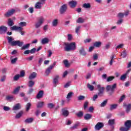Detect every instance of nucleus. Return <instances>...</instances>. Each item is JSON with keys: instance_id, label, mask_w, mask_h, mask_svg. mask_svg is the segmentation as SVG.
Instances as JSON below:
<instances>
[{"instance_id": "052dcab7", "label": "nucleus", "mask_w": 131, "mask_h": 131, "mask_svg": "<svg viewBox=\"0 0 131 131\" xmlns=\"http://www.w3.org/2000/svg\"><path fill=\"white\" fill-rule=\"evenodd\" d=\"M52 70L49 67L46 71V75H49L50 73H51V71Z\"/></svg>"}, {"instance_id": "f3484780", "label": "nucleus", "mask_w": 131, "mask_h": 131, "mask_svg": "<svg viewBox=\"0 0 131 131\" xmlns=\"http://www.w3.org/2000/svg\"><path fill=\"white\" fill-rule=\"evenodd\" d=\"M21 109V104L17 103L13 107V110L17 111Z\"/></svg>"}, {"instance_id": "09e8293b", "label": "nucleus", "mask_w": 131, "mask_h": 131, "mask_svg": "<svg viewBox=\"0 0 131 131\" xmlns=\"http://www.w3.org/2000/svg\"><path fill=\"white\" fill-rule=\"evenodd\" d=\"M107 103H108V101L107 100L103 101L100 104V106L101 107H105L106 105H107Z\"/></svg>"}, {"instance_id": "39448f33", "label": "nucleus", "mask_w": 131, "mask_h": 131, "mask_svg": "<svg viewBox=\"0 0 131 131\" xmlns=\"http://www.w3.org/2000/svg\"><path fill=\"white\" fill-rule=\"evenodd\" d=\"M97 89H98V95L99 96H103V94H104V90H105V88L101 86V84H99L97 86Z\"/></svg>"}, {"instance_id": "a18cd8bd", "label": "nucleus", "mask_w": 131, "mask_h": 131, "mask_svg": "<svg viewBox=\"0 0 131 131\" xmlns=\"http://www.w3.org/2000/svg\"><path fill=\"white\" fill-rule=\"evenodd\" d=\"M55 107V104L53 103H50L48 104V107L49 108V109H53Z\"/></svg>"}, {"instance_id": "5fc2aeb1", "label": "nucleus", "mask_w": 131, "mask_h": 131, "mask_svg": "<svg viewBox=\"0 0 131 131\" xmlns=\"http://www.w3.org/2000/svg\"><path fill=\"white\" fill-rule=\"evenodd\" d=\"M126 75H127L126 74L122 75L120 77L121 80H125V79H126Z\"/></svg>"}, {"instance_id": "8fccbe9b", "label": "nucleus", "mask_w": 131, "mask_h": 131, "mask_svg": "<svg viewBox=\"0 0 131 131\" xmlns=\"http://www.w3.org/2000/svg\"><path fill=\"white\" fill-rule=\"evenodd\" d=\"M117 17L118 18H123V17H124V13H121V12L117 14Z\"/></svg>"}, {"instance_id": "9d476101", "label": "nucleus", "mask_w": 131, "mask_h": 131, "mask_svg": "<svg viewBox=\"0 0 131 131\" xmlns=\"http://www.w3.org/2000/svg\"><path fill=\"white\" fill-rule=\"evenodd\" d=\"M104 126V124L101 122H98L95 126L96 130H100V128H102Z\"/></svg>"}, {"instance_id": "a878e982", "label": "nucleus", "mask_w": 131, "mask_h": 131, "mask_svg": "<svg viewBox=\"0 0 131 131\" xmlns=\"http://www.w3.org/2000/svg\"><path fill=\"white\" fill-rule=\"evenodd\" d=\"M118 106V104H113L110 105V110L111 111H112V110H115V109H116Z\"/></svg>"}, {"instance_id": "864d4df0", "label": "nucleus", "mask_w": 131, "mask_h": 131, "mask_svg": "<svg viewBox=\"0 0 131 131\" xmlns=\"http://www.w3.org/2000/svg\"><path fill=\"white\" fill-rule=\"evenodd\" d=\"M81 28V26H78L76 27L75 28V33H78L79 32V30H80V29Z\"/></svg>"}, {"instance_id": "2f4dec72", "label": "nucleus", "mask_w": 131, "mask_h": 131, "mask_svg": "<svg viewBox=\"0 0 131 131\" xmlns=\"http://www.w3.org/2000/svg\"><path fill=\"white\" fill-rule=\"evenodd\" d=\"M22 115H23V111H20L18 114H16V116H15V118L18 119L20 118V117H21Z\"/></svg>"}, {"instance_id": "473e14b6", "label": "nucleus", "mask_w": 131, "mask_h": 131, "mask_svg": "<svg viewBox=\"0 0 131 131\" xmlns=\"http://www.w3.org/2000/svg\"><path fill=\"white\" fill-rule=\"evenodd\" d=\"M30 107H31V104L30 103H28L26 105V111L28 112L30 110Z\"/></svg>"}, {"instance_id": "6e6d98bb", "label": "nucleus", "mask_w": 131, "mask_h": 131, "mask_svg": "<svg viewBox=\"0 0 131 131\" xmlns=\"http://www.w3.org/2000/svg\"><path fill=\"white\" fill-rule=\"evenodd\" d=\"M25 76V71L22 70L20 72L19 77H24Z\"/></svg>"}, {"instance_id": "20e7f679", "label": "nucleus", "mask_w": 131, "mask_h": 131, "mask_svg": "<svg viewBox=\"0 0 131 131\" xmlns=\"http://www.w3.org/2000/svg\"><path fill=\"white\" fill-rule=\"evenodd\" d=\"M44 21H45V19L43 18V17H40L38 19V21L35 23V28H39V27L41 26L42 23H43Z\"/></svg>"}, {"instance_id": "338daca9", "label": "nucleus", "mask_w": 131, "mask_h": 131, "mask_svg": "<svg viewBox=\"0 0 131 131\" xmlns=\"http://www.w3.org/2000/svg\"><path fill=\"white\" fill-rule=\"evenodd\" d=\"M124 99H125V95H123L121 96L119 100V101L120 102H122Z\"/></svg>"}, {"instance_id": "49530a36", "label": "nucleus", "mask_w": 131, "mask_h": 131, "mask_svg": "<svg viewBox=\"0 0 131 131\" xmlns=\"http://www.w3.org/2000/svg\"><path fill=\"white\" fill-rule=\"evenodd\" d=\"M52 25L54 27H56V26H57V25H58V19H54L52 22Z\"/></svg>"}, {"instance_id": "e433bc0d", "label": "nucleus", "mask_w": 131, "mask_h": 131, "mask_svg": "<svg viewBox=\"0 0 131 131\" xmlns=\"http://www.w3.org/2000/svg\"><path fill=\"white\" fill-rule=\"evenodd\" d=\"M78 101H83L85 99V97L83 95H80L77 97Z\"/></svg>"}, {"instance_id": "79ce46f5", "label": "nucleus", "mask_w": 131, "mask_h": 131, "mask_svg": "<svg viewBox=\"0 0 131 131\" xmlns=\"http://www.w3.org/2000/svg\"><path fill=\"white\" fill-rule=\"evenodd\" d=\"M110 47H111V43L108 42L106 43L104 47V49L105 50H109L110 49Z\"/></svg>"}, {"instance_id": "f8f14e48", "label": "nucleus", "mask_w": 131, "mask_h": 131, "mask_svg": "<svg viewBox=\"0 0 131 131\" xmlns=\"http://www.w3.org/2000/svg\"><path fill=\"white\" fill-rule=\"evenodd\" d=\"M36 75H37V74L35 72H33L29 76V79L30 80H32V79H34L35 77H36Z\"/></svg>"}, {"instance_id": "2eb2a0df", "label": "nucleus", "mask_w": 131, "mask_h": 131, "mask_svg": "<svg viewBox=\"0 0 131 131\" xmlns=\"http://www.w3.org/2000/svg\"><path fill=\"white\" fill-rule=\"evenodd\" d=\"M45 106V102L43 101H39L36 104L37 108H42Z\"/></svg>"}, {"instance_id": "37998d69", "label": "nucleus", "mask_w": 131, "mask_h": 131, "mask_svg": "<svg viewBox=\"0 0 131 131\" xmlns=\"http://www.w3.org/2000/svg\"><path fill=\"white\" fill-rule=\"evenodd\" d=\"M129 128L128 127H121L120 128V130L121 131H128L129 130Z\"/></svg>"}, {"instance_id": "7ed1b4c3", "label": "nucleus", "mask_w": 131, "mask_h": 131, "mask_svg": "<svg viewBox=\"0 0 131 131\" xmlns=\"http://www.w3.org/2000/svg\"><path fill=\"white\" fill-rule=\"evenodd\" d=\"M11 30H17V31H19V32L20 33L21 35H24V33L23 32H22V30H23V28L21 27H18L17 26H14L13 27H11L10 28Z\"/></svg>"}, {"instance_id": "bf43d9fd", "label": "nucleus", "mask_w": 131, "mask_h": 131, "mask_svg": "<svg viewBox=\"0 0 131 131\" xmlns=\"http://www.w3.org/2000/svg\"><path fill=\"white\" fill-rule=\"evenodd\" d=\"M33 91L34 90L33 88H30L27 92L28 95H31V94L33 93Z\"/></svg>"}, {"instance_id": "3c124183", "label": "nucleus", "mask_w": 131, "mask_h": 131, "mask_svg": "<svg viewBox=\"0 0 131 131\" xmlns=\"http://www.w3.org/2000/svg\"><path fill=\"white\" fill-rule=\"evenodd\" d=\"M76 115H77L78 117H82V116H83V113L80 111L79 113H77Z\"/></svg>"}, {"instance_id": "7c9ffc66", "label": "nucleus", "mask_w": 131, "mask_h": 131, "mask_svg": "<svg viewBox=\"0 0 131 131\" xmlns=\"http://www.w3.org/2000/svg\"><path fill=\"white\" fill-rule=\"evenodd\" d=\"M125 126L127 127H129V128H130L131 127V121L128 120L125 123Z\"/></svg>"}, {"instance_id": "0e129e2a", "label": "nucleus", "mask_w": 131, "mask_h": 131, "mask_svg": "<svg viewBox=\"0 0 131 131\" xmlns=\"http://www.w3.org/2000/svg\"><path fill=\"white\" fill-rule=\"evenodd\" d=\"M6 78H7V77L4 75V76L1 77V79H0V81H1L2 82H4L6 81Z\"/></svg>"}, {"instance_id": "c85d7f7f", "label": "nucleus", "mask_w": 131, "mask_h": 131, "mask_svg": "<svg viewBox=\"0 0 131 131\" xmlns=\"http://www.w3.org/2000/svg\"><path fill=\"white\" fill-rule=\"evenodd\" d=\"M83 8L84 9H91V4L90 3H84L83 5Z\"/></svg>"}, {"instance_id": "4468645a", "label": "nucleus", "mask_w": 131, "mask_h": 131, "mask_svg": "<svg viewBox=\"0 0 131 131\" xmlns=\"http://www.w3.org/2000/svg\"><path fill=\"white\" fill-rule=\"evenodd\" d=\"M20 87L19 86L15 88L12 92V94H13V95H18L19 92H20Z\"/></svg>"}, {"instance_id": "13d9d810", "label": "nucleus", "mask_w": 131, "mask_h": 131, "mask_svg": "<svg viewBox=\"0 0 131 131\" xmlns=\"http://www.w3.org/2000/svg\"><path fill=\"white\" fill-rule=\"evenodd\" d=\"M68 40H69V41L72 40V35L71 34H68Z\"/></svg>"}, {"instance_id": "5701e85b", "label": "nucleus", "mask_w": 131, "mask_h": 131, "mask_svg": "<svg viewBox=\"0 0 131 131\" xmlns=\"http://www.w3.org/2000/svg\"><path fill=\"white\" fill-rule=\"evenodd\" d=\"M74 93L72 92H70L67 96V99L68 101H70V99L72 97V96H73Z\"/></svg>"}, {"instance_id": "f257e3e1", "label": "nucleus", "mask_w": 131, "mask_h": 131, "mask_svg": "<svg viewBox=\"0 0 131 131\" xmlns=\"http://www.w3.org/2000/svg\"><path fill=\"white\" fill-rule=\"evenodd\" d=\"M64 46L66 52H71V51H74L76 49V43L74 42L64 43Z\"/></svg>"}, {"instance_id": "c756f323", "label": "nucleus", "mask_w": 131, "mask_h": 131, "mask_svg": "<svg viewBox=\"0 0 131 131\" xmlns=\"http://www.w3.org/2000/svg\"><path fill=\"white\" fill-rule=\"evenodd\" d=\"M94 46V47H96V48H100V47L102 46V42L100 41L95 42Z\"/></svg>"}, {"instance_id": "603ef678", "label": "nucleus", "mask_w": 131, "mask_h": 131, "mask_svg": "<svg viewBox=\"0 0 131 131\" xmlns=\"http://www.w3.org/2000/svg\"><path fill=\"white\" fill-rule=\"evenodd\" d=\"M115 78L114 76H110L107 78L106 81L109 82L110 81H112V80Z\"/></svg>"}, {"instance_id": "dca6fc26", "label": "nucleus", "mask_w": 131, "mask_h": 131, "mask_svg": "<svg viewBox=\"0 0 131 131\" xmlns=\"http://www.w3.org/2000/svg\"><path fill=\"white\" fill-rule=\"evenodd\" d=\"M42 7V3L41 2H37L35 5V8L40 9Z\"/></svg>"}, {"instance_id": "aec40b11", "label": "nucleus", "mask_w": 131, "mask_h": 131, "mask_svg": "<svg viewBox=\"0 0 131 131\" xmlns=\"http://www.w3.org/2000/svg\"><path fill=\"white\" fill-rule=\"evenodd\" d=\"M8 40V42L9 43H10V45H11L12 46H13V42H15V41H14V38L12 37H9L8 36L7 37Z\"/></svg>"}, {"instance_id": "393cba45", "label": "nucleus", "mask_w": 131, "mask_h": 131, "mask_svg": "<svg viewBox=\"0 0 131 131\" xmlns=\"http://www.w3.org/2000/svg\"><path fill=\"white\" fill-rule=\"evenodd\" d=\"M92 116L91 114H86L84 115V118L85 119V120H89L92 118Z\"/></svg>"}, {"instance_id": "c03bdc74", "label": "nucleus", "mask_w": 131, "mask_h": 131, "mask_svg": "<svg viewBox=\"0 0 131 131\" xmlns=\"http://www.w3.org/2000/svg\"><path fill=\"white\" fill-rule=\"evenodd\" d=\"M8 25L9 26H13L14 25V21L11 18L8 19Z\"/></svg>"}, {"instance_id": "423d86ee", "label": "nucleus", "mask_w": 131, "mask_h": 131, "mask_svg": "<svg viewBox=\"0 0 131 131\" xmlns=\"http://www.w3.org/2000/svg\"><path fill=\"white\" fill-rule=\"evenodd\" d=\"M66 11H67V5L64 4L61 6L59 9V13L61 15H64Z\"/></svg>"}, {"instance_id": "6ab92c4d", "label": "nucleus", "mask_w": 131, "mask_h": 131, "mask_svg": "<svg viewBox=\"0 0 131 131\" xmlns=\"http://www.w3.org/2000/svg\"><path fill=\"white\" fill-rule=\"evenodd\" d=\"M60 78V77L59 75H56L55 76V78L53 79V83L55 85H57V84L58 82H59V79Z\"/></svg>"}, {"instance_id": "ea45409f", "label": "nucleus", "mask_w": 131, "mask_h": 131, "mask_svg": "<svg viewBox=\"0 0 131 131\" xmlns=\"http://www.w3.org/2000/svg\"><path fill=\"white\" fill-rule=\"evenodd\" d=\"M114 122H115V119H110L108 121V123L110 125H113L114 124Z\"/></svg>"}, {"instance_id": "774afa93", "label": "nucleus", "mask_w": 131, "mask_h": 131, "mask_svg": "<svg viewBox=\"0 0 131 131\" xmlns=\"http://www.w3.org/2000/svg\"><path fill=\"white\" fill-rule=\"evenodd\" d=\"M63 64L65 65L66 67H68L69 66V63L67 60H64L63 61Z\"/></svg>"}, {"instance_id": "6e6552de", "label": "nucleus", "mask_w": 131, "mask_h": 131, "mask_svg": "<svg viewBox=\"0 0 131 131\" xmlns=\"http://www.w3.org/2000/svg\"><path fill=\"white\" fill-rule=\"evenodd\" d=\"M123 106L125 107L126 113H129L131 110V104H126V103H124Z\"/></svg>"}, {"instance_id": "b1692460", "label": "nucleus", "mask_w": 131, "mask_h": 131, "mask_svg": "<svg viewBox=\"0 0 131 131\" xmlns=\"http://www.w3.org/2000/svg\"><path fill=\"white\" fill-rule=\"evenodd\" d=\"M87 88L90 91H91V92H93V91L95 90V87L94 86V85H91L90 83L87 84Z\"/></svg>"}, {"instance_id": "f704fd0d", "label": "nucleus", "mask_w": 131, "mask_h": 131, "mask_svg": "<svg viewBox=\"0 0 131 131\" xmlns=\"http://www.w3.org/2000/svg\"><path fill=\"white\" fill-rule=\"evenodd\" d=\"M33 121V118H30L28 119H27L26 120H25V122L26 123H31Z\"/></svg>"}, {"instance_id": "680f3d73", "label": "nucleus", "mask_w": 131, "mask_h": 131, "mask_svg": "<svg viewBox=\"0 0 131 131\" xmlns=\"http://www.w3.org/2000/svg\"><path fill=\"white\" fill-rule=\"evenodd\" d=\"M92 41V38H86L84 40V43H88Z\"/></svg>"}, {"instance_id": "412c9836", "label": "nucleus", "mask_w": 131, "mask_h": 131, "mask_svg": "<svg viewBox=\"0 0 131 131\" xmlns=\"http://www.w3.org/2000/svg\"><path fill=\"white\" fill-rule=\"evenodd\" d=\"M50 41V40L48 38H44L42 39L41 40V43L42 45H46L47 43H49V42Z\"/></svg>"}, {"instance_id": "cd10ccee", "label": "nucleus", "mask_w": 131, "mask_h": 131, "mask_svg": "<svg viewBox=\"0 0 131 131\" xmlns=\"http://www.w3.org/2000/svg\"><path fill=\"white\" fill-rule=\"evenodd\" d=\"M79 52L80 55H82V56H85V55H86V53H85V51H84V49L82 48L80 49Z\"/></svg>"}, {"instance_id": "bb28decb", "label": "nucleus", "mask_w": 131, "mask_h": 131, "mask_svg": "<svg viewBox=\"0 0 131 131\" xmlns=\"http://www.w3.org/2000/svg\"><path fill=\"white\" fill-rule=\"evenodd\" d=\"M77 23H80V24H82L84 23V19L82 17H79L77 20H76Z\"/></svg>"}, {"instance_id": "ddd939ff", "label": "nucleus", "mask_w": 131, "mask_h": 131, "mask_svg": "<svg viewBox=\"0 0 131 131\" xmlns=\"http://www.w3.org/2000/svg\"><path fill=\"white\" fill-rule=\"evenodd\" d=\"M69 5L71 8H75L76 5H77V2H76V1H72L69 3Z\"/></svg>"}, {"instance_id": "69168bd1", "label": "nucleus", "mask_w": 131, "mask_h": 131, "mask_svg": "<svg viewBox=\"0 0 131 131\" xmlns=\"http://www.w3.org/2000/svg\"><path fill=\"white\" fill-rule=\"evenodd\" d=\"M124 45L123 43L120 44L116 46V49H121L123 48Z\"/></svg>"}, {"instance_id": "4be33fe9", "label": "nucleus", "mask_w": 131, "mask_h": 131, "mask_svg": "<svg viewBox=\"0 0 131 131\" xmlns=\"http://www.w3.org/2000/svg\"><path fill=\"white\" fill-rule=\"evenodd\" d=\"M43 96V91H40L38 93L36 98L37 99H40L41 98H42V96Z\"/></svg>"}, {"instance_id": "c9c22d12", "label": "nucleus", "mask_w": 131, "mask_h": 131, "mask_svg": "<svg viewBox=\"0 0 131 131\" xmlns=\"http://www.w3.org/2000/svg\"><path fill=\"white\" fill-rule=\"evenodd\" d=\"M120 56L123 58H125L126 56H127V54L126 53V51L124 50L122 53H121Z\"/></svg>"}, {"instance_id": "a211bd4d", "label": "nucleus", "mask_w": 131, "mask_h": 131, "mask_svg": "<svg viewBox=\"0 0 131 131\" xmlns=\"http://www.w3.org/2000/svg\"><path fill=\"white\" fill-rule=\"evenodd\" d=\"M6 99L8 100V101H15L16 98H15L14 96L8 95L6 97Z\"/></svg>"}, {"instance_id": "f03ea898", "label": "nucleus", "mask_w": 131, "mask_h": 131, "mask_svg": "<svg viewBox=\"0 0 131 131\" xmlns=\"http://www.w3.org/2000/svg\"><path fill=\"white\" fill-rule=\"evenodd\" d=\"M60 113L64 117H68L69 115V111L68 108L64 107L62 108L60 111Z\"/></svg>"}, {"instance_id": "4c0bfd02", "label": "nucleus", "mask_w": 131, "mask_h": 131, "mask_svg": "<svg viewBox=\"0 0 131 131\" xmlns=\"http://www.w3.org/2000/svg\"><path fill=\"white\" fill-rule=\"evenodd\" d=\"M10 59H11L12 64H15V62L18 61V58L17 57L13 59V56H11Z\"/></svg>"}, {"instance_id": "72a5a7b5", "label": "nucleus", "mask_w": 131, "mask_h": 131, "mask_svg": "<svg viewBox=\"0 0 131 131\" xmlns=\"http://www.w3.org/2000/svg\"><path fill=\"white\" fill-rule=\"evenodd\" d=\"M28 85L29 88H32L34 85V81L30 80L28 83Z\"/></svg>"}, {"instance_id": "58836bf2", "label": "nucleus", "mask_w": 131, "mask_h": 131, "mask_svg": "<svg viewBox=\"0 0 131 131\" xmlns=\"http://www.w3.org/2000/svg\"><path fill=\"white\" fill-rule=\"evenodd\" d=\"M30 47V43L26 44L21 47V50H26V49H28V48H29Z\"/></svg>"}, {"instance_id": "1a4fd4ad", "label": "nucleus", "mask_w": 131, "mask_h": 131, "mask_svg": "<svg viewBox=\"0 0 131 131\" xmlns=\"http://www.w3.org/2000/svg\"><path fill=\"white\" fill-rule=\"evenodd\" d=\"M24 44V42H21L20 41V40H15L12 45L13 47H15L16 46H18V47H22V46H23Z\"/></svg>"}, {"instance_id": "e2e57ef3", "label": "nucleus", "mask_w": 131, "mask_h": 131, "mask_svg": "<svg viewBox=\"0 0 131 131\" xmlns=\"http://www.w3.org/2000/svg\"><path fill=\"white\" fill-rule=\"evenodd\" d=\"M88 106H89V102L85 101L83 105L84 110H85L88 108Z\"/></svg>"}, {"instance_id": "4d7b16f0", "label": "nucleus", "mask_w": 131, "mask_h": 131, "mask_svg": "<svg viewBox=\"0 0 131 131\" xmlns=\"http://www.w3.org/2000/svg\"><path fill=\"white\" fill-rule=\"evenodd\" d=\"M20 75L19 74H17L14 76L13 79L14 80H15V81L18 80V79H19V78H20Z\"/></svg>"}, {"instance_id": "9b49d317", "label": "nucleus", "mask_w": 131, "mask_h": 131, "mask_svg": "<svg viewBox=\"0 0 131 131\" xmlns=\"http://www.w3.org/2000/svg\"><path fill=\"white\" fill-rule=\"evenodd\" d=\"M8 28L7 27L2 26L0 27V34H4L7 32Z\"/></svg>"}, {"instance_id": "de8ad7c7", "label": "nucleus", "mask_w": 131, "mask_h": 131, "mask_svg": "<svg viewBox=\"0 0 131 131\" xmlns=\"http://www.w3.org/2000/svg\"><path fill=\"white\" fill-rule=\"evenodd\" d=\"M55 66H57V61H54L53 63L49 66L50 69H53Z\"/></svg>"}, {"instance_id": "a19ab883", "label": "nucleus", "mask_w": 131, "mask_h": 131, "mask_svg": "<svg viewBox=\"0 0 131 131\" xmlns=\"http://www.w3.org/2000/svg\"><path fill=\"white\" fill-rule=\"evenodd\" d=\"M18 25H19L20 27H24L27 25V23L25 21H21L18 24Z\"/></svg>"}, {"instance_id": "0eeeda50", "label": "nucleus", "mask_w": 131, "mask_h": 131, "mask_svg": "<svg viewBox=\"0 0 131 131\" xmlns=\"http://www.w3.org/2000/svg\"><path fill=\"white\" fill-rule=\"evenodd\" d=\"M16 13V10L15 9H11L9 10L6 14L5 16L6 17H10V16H12V15H14Z\"/></svg>"}]
</instances>
